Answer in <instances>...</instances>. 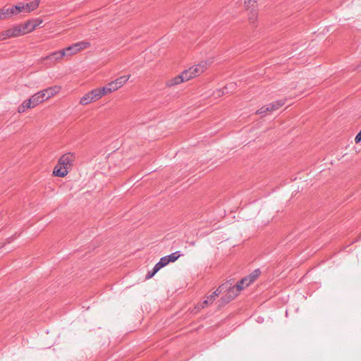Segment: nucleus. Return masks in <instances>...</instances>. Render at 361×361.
Listing matches in <instances>:
<instances>
[{
    "mask_svg": "<svg viewBox=\"0 0 361 361\" xmlns=\"http://www.w3.org/2000/svg\"><path fill=\"white\" fill-rule=\"evenodd\" d=\"M22 103L24 104V106H25V108L27 109H32V108L35 107V104H32V99L30 97L27 99L24 100Z\"/></svg>",
    "mask_w": 361,
    "mask_h": 361,
    "instance_id": "obj_22",
    "label": "nucleus"
},
{
    "mask_svg": "<svg viewBox=\"0 0 361 361\" xmlns=\"http://www.w3.org/2000/svg\"><path fill=\"white\" fill-rule=\"evenodd\" d=\"M355 142L358 143L361 141V130L358 133L355 138Z\"/></svg>",
    "mask_w": 361,
    "mask_h": 361,
    "instance_id": "obj_29",
    "label": "nucleus"
},
{
    "mask_svg": "<svg viewBox=\"0 0 361 361\" xmlns=\"http://www.w3.org/2000/svg\"><path fill=\"white\" fill-rule=\"evenodd\" d=\"M180 257V255L178 252H173L170 255L167 256L169 262H173L176 261Z\"/></svg>",
    "mask_w": 361,
    "mask_h": 361,
    "instance_id": "obj_23",
    "label": "nucleus"
},
{
    "mask_svg": "<svg viewBox=\"0 0 361 361\" xmlns=\"http://www.w3.org/2000/svg\"><path fill=\"white\" fill-rule=\"evenodd\" d=\"M224 90H222V89H219V90H216L214 92V95L216 97H221L222 95H224Z\"/></svg>",
    "mask_w": 361,
    "mask_h": 361,
    "instance_id": "obj_26",
    "label": "nucleus"
},
{
    "mask_svg": "<svg viewBox=\"0 0 361 361\" xmlns=\"http://www.w3.org/2000/svg\"><path fill=\"white\" fill-rule=\"evenodd\" d=\"M224 285L220 286L212 294L207 296L203 302L198 303L195 308L198 310L203 309L207 307L209 304H212L221 293L224 289Z\"/></svg>",
    "mask_w": 361,
    "mask_h": 361,
    "instance_id": "obj_5",
    "label": "nucleus"
},
{
    "mask_svg": "<svg viewBox=\"0 0 361 361\" xmlns=\"http://www.w3.org/2000/svg\"><path fill=\"white\" fill-rule=\"evenodd\" d=\"M285 104V102L283 100H279L269 104H268L269 112H273L281 106H283Z\"/></svg>",
    "mask_w": 361,
    "mask_h": 361,
    "instance_id": "obj_20",
    "label": "nucleus"
},
{
    "mask_svg": "<svg viewBox=\"0 0 361 361\" xmlns=\"http://www.w3.org/2000/svg\"><path fill=\"white\" fill-rule=\"evenodd\" d=\"M43 23L42 19L41 18H35L33 20H30L24 23H21L23 27V30L25 34H28L33 32L39 25H40Z\"/></svg>",
    "mask_w": 361,
    "mask_h": 361,
    "instance_id": "obj_7",
    "label": "nucleus"
},
{
    "mask_svg": "<svg viewBox=\"0 0 361 361\" xmlns=\"http://www.w3.org/2000/svg\"><path fill=\"white\" fill-rule=\"evenodd\" d=\"M100 98L103 96L111 94L113 92L111 87L109 86V83L106 85L104 87H97L96 88Z\"/></svg>",
    "mask_w": 361,
    "mask_h": 361,
    "instance_id": "obj_18",
    "label": "nucleus"
},
{
    "mask_svg": "<svg viewBox=\"0 0 361 361\" xmlns=\"http://www.w3.org/2000/svg\"><path fill=\"white\" fill-rule=\"evenodd\" d=\"M241 286L243 287V289H244L245 288H246L247 286H245V283L244 284H241Z\"/></svg>",
    "mask_w": 361,
    "mask_h": 361,
    "instance_id": "obj_32",
    "label": "nucleus"
},
{
    "mask_svg": "<svg viewBox=\"0 0 361 361\" xmlns=\"http://www.w3.org/2000/svg\"><path fill=\"white\" fill-rule=\"evenodd\" d=\"M69 172V170L64 166H61L59 163L55 166L53 171V173L58 177H65Z\"/></svg>",
    "mask_w": 361,
    "mask_h": 361,
    "instance_id": "obj_16",
    "label": "nucleus"
},
{
    "mask_svg": "<svg viewBox=\"0 0 361 361\" xmlns=\"http://www.w3.org/2000/svg\"><path fill=\"white\" fill-rule=\"evenodd\" d=\"M214 62L213 58H209L200 61L198 64L194 65L190 68L183 71L185 78L190 80L203 73Z\"/></svg>",
    "mask_w": 361,
    "mask_h": 361,
    "instance_id": "obj_1",
    "label": "nucleus"
},
{
    "mask_svg": "<svg viewBox=\"0 0 361 361\" xmlns=\"http://www.w3.org/2000/svg\"><path fill=\"white\" fill-rule=\"evenodd\" d=\"M169 263L167 256L161 258L160 261L155 264L154 271H158L160 269Z\"/></svg>",
    "mask_w": 361,
    "mask_h": 361,
    "instance_id": "obj_21",
    "label": "nucleus"
},
{
    "mask_svg": "<svg viewBox=\"0 0 361 361\" xmlns=\"http://www.w3.org/2000/svg\"><path fill=\"white\" fill-rule=\"evenodd\" d=\"M130 75H122L116 80L109 82L112 91L115 92L122 87L129 80Z\"/></svg>",
    "mask_w": 361,
    "mask_h": 361,
    "instance_id": "obj_9",
    "label": "nucleus"
},
{
    "mask_svg": "<svg viewBox=\"0 0 361 361\" xmlns=\"http://www.w3.org/2000/svg\"><path fill=\"white\" fill-rule=\"evenodd\" d=\"M91 44L87 41H81L67 47L64 49L66 53H67V57L74 56L80 51L90 47Z\"/></svg>",
    "mask_w": 361,
    "mask_h": 361,
    "instance_id": "obj_2",
    "label": "nucleus"
},
{
    "mask_svg": "<svg viewBox=\"0 0 361 361\" xmlns=\"http://www.w3.org/2000/svg\"><path fill=\"white\" fill-rule=\"evenodd\" d=\"M40 4V0H34L30 3H19L18 4L21 12L30 13L36 10Z\"/></svg>",
    "mask_w": 361,
    "mask_h": 361,
    "instance_id": "obj_8",
    "label": "nucleus"
},
{
    "mask_svg": "<svg viewBox=\"0 0 361 361\" xmlns=\"http://www.w3.org/2000/svg\"><path fill=\"white\" fill-rule=\"evenodd\" d=\"M27 109L25 108V106H24V104L23 103H21V104L18 107V112L19 114H22V113H24L27 111Z\"/></svg>",
    "mask_w": 361,
    "mask_h": 361,
    "instance_id": "obj_27",
    "label": "nucleus"
},
{
    "mask_svg": "<svg viewBox=\"0 0 361 361\" xmlns=\"http://www.w3.org/2000/svg\"><path fill=\"white\" fill-rule=\"evenodd\" d=\"M6 19L4 7L0 8V20Z\"/></svg>",
    "mask_w": 361,
    "mask_h": 361,
    "instance_id": "obj_28",
    "label": "nucleus"
},
{
    "mask_svg": "<svg viewBox=\"0 0 361 361\" xmlns=\"http://www.w3.org/2000/svg\"><path fill=\"white\" fill-rule=\"evenodd\" d=\"M100 97L96 88L86 92L79 101V104L82 106H87L91 103L95 102L100 99Z\"/></svg>",
    "mask_w": 361,
    "mask_h": 361,
    "instance_id": "obj_4",
    "label": "nucleus"
},
{
    "mask_svg": "<svg viewBox=\"0 0 361 361\" xmlns=\"http://www.w3.org/2000/svg\"><path fill=\"white\" fill-rule=\"evenodd\" d=\"M30 98L32 99V104H35V106L45 102L40 91L32 95Z\"/></svg>",
    "mask_w": 361,
    "mask_h": 361,
    "instance_id": "obj_17",
    "label": "nucleus"
},
{
    "mask_svg": "<svg viewBox=\"0 0 361 361\" xmlns=\"http://www.w3.org/2000/svg\"><path fill=\"white\" fill-rule=\"evenodd\" d=\"M8 39H10L8 36V33L6 30L0 32V41L6 40Z\"/></svg>",
    "mask_w": 361,
    "mask_h": 361,
    "instance_id": "obj_25",
    "label": "nucleus"
},
{
    "mask_svg": "<svg viewBox=\"0 0 361 361\" xmlns=\"http://www.w3.org/2000/svg\"><path fill=\"white\" fill-rule=\"evenodd\" d=\"M61 90L60 86H53L48 88H46L44 90H41L44 99L45 101L48 100L49 99L53 97L56 94H57Z\"/></svg>",
    "mask_w": 361,
    "mask_h": 361,
    "instance_id": "obj_11",
    "label": "nucleus"
},
{
    "mask_svg": "<svg viewBox=\"0 0 361 361\" xmlns=\"http://www.w3.org/2000/svg\"><path fill=\"white\" fill-rule=\"evenodd\" d=\"M244 8L248 11V20L253 23L257 17V0H245L243 2Z\"/></svg>",
    "mask_w": 361,
    "mask_h": 361,
    "instance_id": "obj_3",
    "label": "nucleus"
},
{
    "mask_svg": "<svg viewBox=\"0 0 361 361\" xmlns=\"http://www.w3.org/2000/svg\"><path fill=\"white\" fill-rule=\"evenodd\" d=\"M75 160V156L73 153L68 152L63 154L59 159L58 163L65 168L70 170Z\"/></svg>",
    "mask_w": 361,
    "mask_h": 361,
    "instance_id": "obj_6",
    "label": "nucleus"
},
{
    "mask_svg": "<svg viewBox=\"0 0 361 361\" xmlns=\"http://www.w3.org/2000/svg\"><path fill=\"white\" fill-rule=\"evenodd\" d=\"M259 274L260 271L259 269L255 270L248 276L245 277L240 281L241 284L245 283V286H249L252 283H253L257 279Z\"/></svg>",
    "mask_w": 361,
    "mask_h": 361,
    "instance_id": "obj_14",
    "label": "nucleus"
},
{
    "mask_svg": "<svg viewBox=\"0 0 361 361\" xmlns=\"http://www.w3.org/2000/svg\"><path fill=\"white\" fill-rule=\"evenodd\" d=\"M6 31L7 32L8 36L9 38H13V32H12L11 27L6 30Z\"/></svg>",
    "mask_w": 361,
    "mask_h": 361,
    "instance_id": "obj_31",
    "label": "nucleus"
},
{
    "mask_svg": "<svg viewBox=\"0 0 361 361\" xmlns=\"http://www.w3.org/2000/svg\"><path fill=\"white\" fill-rule=\"evenodd\" d=\"M11 30L13 35V37H17L25 35L21 23L15 25L11 27Z\"/></svg>",
    "mask_w": 361,
    "mask_h": 361,
    "instance_id": "obj_19",
    "label": "nucleus"
},
{
    "mask_svg": "<svg viewBox=\"0 0 361 361\" xmlns=\"http://www.w3.org/2000/svg\"><path fill=\"white\" fill-rule=\"evenodd\" d=\"M64 57H67V53H66L64 49L54 51L51 53L49 55L46 56L41 59L42 61L46 60H51L53 59L55 62H59L61 61Z\"/></svg>",
    "mask_w": 361,
    "mask_h": 361,
    "instance_id": "obj_10",
    "label": "nucleus"
},
{
    "mask_svg": "<svg viewBox=\"0 0 361 361\" xmlns=\"http://www.w3.org/2000/svg\"><path fill=\"white\" fill-rule=\"evenodd\" d=\"M188 81L187 79L185 78V74L183 71L180 74L174 78H171L166 82V85L168 87H173L177 85H179L183 82Z\"/></svg>",
    "mask_w": 361,
    "mask_h": 361,
    "instance_id": "obj_13",
    "label": "nucleus"
},
{
    "mask_svg": "<svg viewBox=\"0 0 361 361\" xmlns=\"http://www.w3.org/2000/svg\"><path fill=\"white\" fill-rule=\"evenodd\" d=\"M5 13L6 19L13 17V16L18 15L20 13V9L18 5L12 6H4Z\"/></svg>",
    "mask_w": 361,
    "mask_h": 361,
    "instance_id": "obj_15",
    "label": "nucleus"
},
{
    "mask_svg": "<svg viewBox=\"0 0 361 361\" xmlns=\"http://www.w3.org/2000/svg\"><path fill=\"white\" fill-rule=\"evenodd\" d=\"M242 290L243 287L240 281L235 286L229 288L226 293L228 300L235 298Z\"/></svg>",
    "mask_w": 361,
    "mask_h": 361,
    "instance_id": "obj_12",
    "label": "nucleus"
},
{
    "mask_svg": "<svg viewBox=\"0 0 361 361\" xmlns=\"http://www.w3.org/2000/svg\"><path fill=\"white\" fill-rule=\"evenodd\" d=\"M268 112L270 113L269 110L268 105H267V106H264L261 107L259 109H258L256 111V114H266Z\"/></svg>",
    "mask_w": 361,
    "mask_h": 361,
    "instance_id": "obj_24",
    "label": "nucleus"
},
{
    "mask_svg": "<svg viewBox=\"0 0 361 361\" xmlns=\"http://www.w3.org/2000/svg\"><path fill=\"white\" fill-rule=\"evenodd\" d=\"M157 271H154V268L153 269V271L152 273H148L146 276V279H151Z\"/></svg>",
    "mask_w": 361,
    "mask_h": 361,
    "instance_id": "obj_30",
    "label": "nucleus"
}]
</instances>
